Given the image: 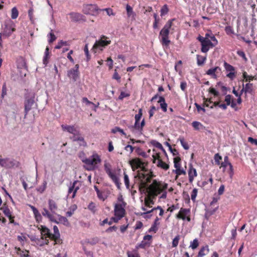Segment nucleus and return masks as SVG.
Segmentation results:
<instances>
[{"label":"nucleus","mask_w":257,"mask_h":257,"mask_svg":"<svg viewBox=\"0 0 257 257\" xmlns=\"http://www.w3.org/2000/svg\"><path fill=\"white\" fill-rule=\"evenodd\" d=\"M7 88L6 83H4L3 85L2 90V97L3 98L7 95Z\"/></svg>","instance_id":"52"},{"label":"nucleus","mask_w":257,"mask_h":257,"mask_svg":"<svg viewBox=\"0 0 257 257\" xmlns=\"http://www.w3.org/2000/svg\"><path fill=\"white\" fill-rule=\"evenodd\" d=\"M61 127L63 131H66L69 133L73 135V137L71 138L73 141H79L82 142L84 144V145H86V143L84 141V138L80 136L79 132L76 127H74V126L62 125Z\"/></svg>","instance_id":"4"},{"label":"nucleus","mask_w":257,"mask_h":257,"mask_svg":"<svg viewBox=\"0 0 257 257\" xmlns=\"http://www.w3.org/2000/svg\"><path fill=\"white\" fill-rule=\"evenodd\" d=\"M158 166L165 170H167L169 169V166L168 164L166 163L165 162H157Z\"/></svg>","instance_id":"45"},{"label":"nucleus","mask_w":257,"mask_h":257,"mask_svg":"<svg viewBox=\"0 0 257 257\" xmlns=\"http://www.w3.org/2000/svg\"><path fill=\"white\" fill-rule=\"evenodd\" d=\"M58 220H57V222L58 223H56L57 224H58L59 223H61L63 224L64 225L68 226L69 225V222L67 219V218L66 217L61 216L60 215H58Z\"/></svg>","instance_id":"32"},{"label":"nucleus","mask_w":257,"mask_h":257,"mask_svg":"<svg viewBox=\"0 0 257 257\" xmlns=\"http://www.w3.org/2000/svg\"><path fill=\"white\" fill-rule=\"evenodd\" d=\"M41 231L42 236H46L51 239L52 233L50 232V230L45 226L41 225V228H39Z\"/></svg>","instance_id":"19"},{"label":"nucleus","mask_w":257,"mask_h":257,"mask_svg":"<svg viewBox=\"0 0 257 257\" xmlns=\"http://www.w3.org/2000/svg\"><path fill=\"white\" fill-rule=\"evenodd\" d=\"M95 208V204L93 202H91L88 206V208L93 213H94L96 211Z\"/></svg>","instance_id":"50"},{"label":"nucleus","mask_w":257,"mask_h":257,"mask_svg":"<svg viewBox=\"0 0 257 257\" xmlns=\"http://www.w3.org/2000/svg\"><path fill=\"white\" fill-rule=\"evenodd\" d=\"M79 75V71L74 69H71L67 72V76L73 79L74 81H76Z\"/></svg>","instance_id":"20"},{"label":"nucleus","mask_w":257,"mask_h":257,"mask_svg":"<svg viewBox=\"0 0 257 257\" xmlns=\"http://www.w3.org/2000/svg\"><path fill=\"white\" fill-rule=\"evenodd\" d=\"M190 213V209L181 208L179 213L177 215V218L182 219L183 220H186V215Z\"/></svg>","instance_id":"18"},{"label":"nucleus","mask_w":257,"mask_h":257,"mask_svg":"<svg viewBox=\"0 0 257 257\" xmlns=\"http://www.w3.org/2000/svg\"><path fill=\"white\" fill-rule=\"evenodd\" d=\"M156 111V107L154 105L152 106L150 108L149 111L150 118H151V117H152L154 115V113Z\"/></svg>","instance_id":"57"},{"label":"nucleus","mask_w":257,"mask_h":257,"mask_svg":"<svg viewBox=\"0 0 257 257\" xmlns=\"http://www.w3.org/2000/svg\"><path fill=\"white\" fill-rule=\"evenodd\" d=\"M174 21V19L169 20L160 32V41L164 47L168 48L171 43L169 35Z\"/></svg>","instance_id":"2"},{"label":"nucleus","mask_w":257,"mask_h":257,"mask_svg":"<svg viewBox=\"0 0 257 257\" xmlns=\"http://www.w3.org/2000/svg\"><path fill=\"white\" fill-rule=\"evenodd\" d=\"M148 162H128L133 171L137 170L138 176L142 180H145L148 183L151 182V177L148 176V170L146 167Z\"/></svg>","instance_id":"1"},{"label":"nucleus","mask_w":257,"mask_h":257,"mask_svg":"<svg viewBox=\"0 0 257 257\" xmlns=\"http://www.w3.org/2000/svg\"><path fill=\"white\" fill-rule=\"evenodd\" d=\"M132 133L137 135H141L143 134V129L140 127V123L139 122H135L134 125L130 127Z\"/></svg>","instance_id":"16"},{"label":"nucleus","mask_w":257,"mask_h":257,"mask_svg":"<svg viewBox=\"0 0 257 257\" xmlns=\"http://www.w3.org/2000/svg\"><path fill=\"white\" fill-rule=\"evenodd\" d=\"M104 169L107 173V174L108 175V176L111 178V179L112 180V181L115 183L117 187L119 189L120 186L121 185V183L119 182V178L115 174L113 173L111 171V170L110 169V165L108 163H105L104 164Z\"/></svg>","instance_id":"8"},{"label":"nucleus","mask_w":257,"mask_h":257,"mask_svg":"<svg viewBox=\"0 0 257 257\" xmlns=\"http://www.w3.org/2000/svg\"><path fill=\"white\" fill-rule=\"evenodd\" d=\"M0 209L3 211L4 214L9 218H12V212L10 210L9 207L5 204L3 205V206L1 207Z\"/></svg>","instance_id":"25"},{"label":"nucleus","mask_w":257,"mask_h":257,"mask_svg":"<svg viewBox=\"0 0 257 257\" xmlns=\"http://www.w3.org/2000/svg\"><path fill=\"white\" fill-rule=\"evenodd\" d=\"M223 66L226 71L229 72L226 74V76L233 80L235 77V68L226 61L224 62Z\"/></svg>","instance_id":"12"},{"label":"nucleus","mask_w":257,"mask_h":257,"mask_svg":"<svg viewBox=\"0 0 257 257\" xmlns=\"http://www.w3.org/2000/svg\"><path fill=\"white\" fill-rule=\"evenodd\" d=\"M197 39L201 43V51L203 53H207L210 48L214 47L218 44V41L214 36L211 37V40H207L204 39L203 37L199 35Z\"/></svg>","instance_id":"3"},{"label":"nucleus","mask_w":257,"mask_h":257,"mask_svg":"<svg viewBox=\"0 0 257 257\" xmlns=\"http://www.w3.org/2000/svg\"><path fill=\"white\" fill-rule=\"evenodd\" d=\"M206 60V57L197 55V63L198 65L201 66L205 62Z\"/></svg>","instance_id":"34"},{"label":"nucleus","mask_w":257,"mask_h":257,"mask_svg":"<svg viewBox=\"0 0 257 257\" xmlns=\"http://www.w3.org/2000/svg\"><path fill=\"white\" fill-rule=\"evenodd\" d=\"M19 16V11L16 7H14L11 10V18L12 19H16Z\"/></svg>","instance_id":"38"},{"label":"nucleus","mask_w":257,"mask_h":257,"mask_svg":"<svg viewBox=\"0 0 257 257\" xmlns=\"http://www.w3.org/2000/svg\"><path fill=\"white\" fill-rule=\"evenodd\" d=\"M217 165H221L220 168H223V171L226 170L229 174L230 178H232L233 175V166L230 162H215Z\"/></svg>","instance_id":"11"},{"label":"nucleus","mask_w":257,"mask_h":257,"mask_svg":"<svg viewBox=\"0 0 257 257\" xmlns=\"http://www.w3.org/2000/svg\"><path fill=\"white\" fill-rule=\"evenodd\" d=\"M197 189L196 188L193 189L191 192V198L193 201L195 200V199L197 196Z\"/></svg>","instance_id":"58"},{"label":"nucleus","mask_w":257,"mask_h":257,"mask_svg":"<svg viewBox=\"0 0 257 257\" xmlns=\"http://www.w3.org/2000/svg\"><path fill=\"white\" fill-rule=\"evenodd\" d=\"M124 182L126 187L128 188L130 186L129 178L128 176L125 174H124Z\"/></svg>","instance_id":"59"},{"label":"nucleus","mask_w":257,"mask_h":257,"mask_svg":"<svg viewBox=\"0 0 257 257\" xmlns=\"http://www.w3.org/2000/svg\"><path fill=\"white\" fill-rule=\"evenodd\" d=\"M209 93L213 94L215 96H218L219 95V92L216 90V89L213 87H211L209 88Z\"/></svg>","instance_id":"61"},{"label":"nucleus","mask_w":257,"mask_h":257,"mask_svg":"<svg viewBox=\"0 0 257 257\" xmlns=\"http://www.w3.org/2000/svg\"><path fill=\"white\" fill-rule=\"evenodd\" d=\"M113 222H114L113 221V220H111V218H110V220L108 221V219L106 218L104 219L100 223V225L101 226H103L105 224L107 223L109 225H111Z\"/></svg>","instance_id":"54"},{"label":"nucleus","mask_w":257,"mask_h":257,"mask_svg":"<svg viewBox=\"0 0 257 257\" xmlns=\"http://www.w3.org/2000/svg\"><path fill=\"white\" fill-rule=\"evenodd\" d=\"M180 239V236L177 235L175 236V237L173 239L172 241V246L173 247H176L179 243V240Z\"/></svg>","instance_id":"53"},{"label":"nucleus","mask_w":257,"mask_h":257,"mask_svg":"<svg viewBox=\"0 0 257 257\" xmlns=\"http://www.w3.org/2000/svg\"><path fill=\"white\" fill-rule=\"evenodd\" d=\"M199 245L198 240L197 238L194 239L192 242H191L190 247L193 249L196 248Z\"/></svg>","instance_id":"48"},{"label":"nucleus","mask_w":257,"mask_h":257,"mask_svg":"<svg viewBox=\"0 0 257 257\" xmlns=\"http://www.w3.org/2000/svg\"><path fill=\"white\" fill-rule=\"evenodd\" d=\"M242 76L245 79V81H249L253 80L254 79V76L252 75H248L246 72L244 71L243 73Z\"/></svg>","instance_id":"39"},{"label":"nucleus","mask_w":257,"mask_h":257,"mask_svg":"<svg viewBox=\"0 0 257 257\" xmlns=\"http://www.w3.org/2000/svg\"><path fill=\"white\" fill-rule=\"evenodd\" d=\"M209 251V249L208 245L203 246L199 251L196 257H203L204 255L207 254Z\"/></svg>","instance_id":"27"},{"label":"nucleus","mask_w":257,"mask_h":257,"mask_svg":"<svg viewBox=\"0 0 257 257\" xmlns=\"http://www.w3.org/2000/svg\"><path fill=\"white\" fill-rule=\"evenodd\" d=\"M247 141L248 142L251 143V144H254L255 146H257V140L252 138V137H248L247 139Z\"/></svg>","instance_id":"64"},{"label":"nucleus","mask_w":257,"mask_h":257,"mask_svg":"<svg viewBox=\"0 0 257 257\" xmlns=\"http://www.w3.org/2000/svg\"><path fill=\"white\" fill-rule=\"evenodd\" d=\"M179 140L180 141L181 145L185 150H188L189 149V145L188 143L185 141L184 139L183 138H179Z\"/></svg>","instance_id":"46"},{"label":"nucleus","mask_w":257,"mask_h":257,"mask_svg":"<svg viewBox=\"0 0 257 257\" xmlns=\"http://www.w3.org/2000/svg\"><path fill=\"white\" fill-rule=\"evenodd\" d=\"M48 37L49 38L48 42L49 43H52L56 39V37L54 35V34L53 33V31L51 30V32L49 33V34L48 35Z\"/></svg>","instance_id":"44"},{"label":"nucleus","mask_w":257,"mask_h":257,"mask_svg":"<svg viewBox=\"0 0 257 257\" xmlns=\"http://www.w3.org/2000/svg\"><path fill=\"white\" fill-rule=\"evenodd\" d=\"M33 13H34V10H33V9L32 8H30L29 11H28V16L30 18V21L32 22H34V15H33Z\"/></svg>","instance_id":"56"},{"label":"nucleus","mask_w":257,"mask_h":257,"mask_svg":"<svg viewBox=\"0 0 257 257\" xmlns=\"http://www.w3.org/2000/svg\"><path fill=\"white\" fill-rule=\"evenodd\" d=\"M143 115L142 109L140 108L139 110L138 114H136L135 116V122H139Z\"/></svg>","instance_id":"47"},{"label":"nucleus","mask_w":257,"mask_h":257,"mask_svg":"<svg viewBox=\"0 0 257 257\" xmlns=\"http://www.w3.org/2000/svg\"><path fill=\"white\" fill-rule=\"evenodd\" d=\"M151 144L154 146L155 147L161 150H164L163 147L161 144H160L159 142L153 140L151 141Z\"/></svg>","instance_id":"42"},{"label":"nucleus","mask_w":257,"mask_h":257,"mask_svg":"<svg viewBox=\"0 0 257 257\" xmlns=\"http://www.w3.org/2000/svg\"><path fill=\"white\" fill-rule=\"evenodd\" d=\"M94 189H95V191L96 192L97 197L99 199H102L103 200H104V198L102 196V193L100 191V190L98 188L97 186H94Z\"/></svg>","instance_id":"55"},{"label":"nucleus","mask_w":257,"mask_h":257,"mask_svg":"<svg viewBox=\"0 0 257 257\" xmlns=\"http://www.w3.org/2000/svg\"><path fill=\"white\" fill-rule=\"evenodd\" d=\"M117 132H119L122 135L126 137V134L124 132L123 130L118 126H116L111 130V133L115 134Z\"/></svg>","instance_id":"40"},{"label":"nucleus","mask_w":257,"mask_h":257,"mask_svg":"<svg viewBox=\"0 0 257 257\" xmlns=\"http://www.w3.org/2000/svg\"><path fill=\"white\" fill-rule=\"evenodd\" d=\"M91 159H85L84 161H101L100 156L97 154L96 152H94L92 153V156H91Z\"/></svg>","instance_id":"36"},{"label":"nucleus","mask_w":257,"mask_h":257,"mask_svg":"<svg viewBox=\"0 0 257 257\" xmlns=\"http://www.w3.org/2000/svg\"><path fill=\"white\" fill-rule=\"evenodd\" d=\"M108 39L105 36H102L101 38L98 40L96 41L93 46V49H100L102 50L101 48L104 47L111 43V41L107 40Z\"/></svg>","instance_id":"10"},{"label":"nucleus","mask_w":257,"mask_h":257,"mask_svg":"<svg viewBox=\"0 0 257 257\" xmlns=\"http://www.w3.org/2000/svg\"><path fill=\"white\" fill-rule=\"evenodd\" d=\"M174 167L176 169L173 170V172H175L177 176L186 175V172L185 170L181 167V162H174Z\"/></svg>","instance_id":"15"},{"label":"nucleus","mask_w":257,"mask_h":257,"mask_svg":"<svg viewBox=\"0 0 257 257\" xmlns=\"http://www.w3.org/2000/svg\"><path fill=\"white\" fill-rule=\"evenodd\" d=\"M100 10L97 6L95 5H87L84 6L83 8V12L86 15H90L92 16L96 15L99 13Z\"/></svg>","instance_id":"9"},{"label":"nucleus","mask_w":257,"mask_h":257,"mask_svg":"<svg viewBox=\"0 0 257 257\" xmlns=\"http://www.w3.org/2000/svg\"><path fill=\"white\" fill-rule=\"evenodd\" d=\"M197 175L196 170L194 168L192 165H189V169L188 170L189 181L190 183H192L194 179Z\"/></svg>","instance_id":"17"},{"label":"nucleus","mask_w":257,"mask_h":257,"mask_svg":"<svg viewBox=\"0 0 257 257\" xmlns=\"http://www.w3.org/2000/svg\"><path fill=\"white\" fill-rule=\"evenodd\" d=\"M221 71V68L218 66H216L208 69L206 73L208 75L210 76L212 78L216 79L218 77L217 74L220 73Z\"/></svg>","instance_id":"14"},{"label":"nucleus","mask_w":257,"mask_h":257,"mask_svg":"<svg viewBox=\"0 0 257 257\" xmlns=\"http://www.w3.org/2000/svg\"><path fill=\"white\" fill-rule=\"evenodd\" d=\"M85 164L84 168L88 171H92L97 167V163L98 162H84Z\"/></svg>","instance_id":"21"},{"label":"nucleus","mask_w":257,"mask_h":257,"mask_svg":"<svg viewBox=\"0 0 257 257\" xmlns=\"http://www.w3.org/2000/svg\"><path fill=\"white\" fill-rule=\"evenodd\" d=\"M253 91V84L252 83H248L245 84V87L241 90V94H242L243 92L245 93L252 94Z\"/></svg>","instance_id":"23"},{"label":"nucleus","mask_w":257,"mask_h":257,"mask_svg":"<svg viewBox=\"0 0 257 257\" xmlns=\"http://www.w3.org/2000/svg\"><path fill=\"white\" fill-rule=\"evenodd\" d=\"M49 208L53 213H55L57 210V205L54 200L49 199L48 201Z\"/></svg>","instance_id":"28"},{"label":"nucleus","mask_w":257,"mask_h":257,"mask_svg":"<svg viewBox=\"0 0 257 257\" xmlns=\"http://www.w3.org/2000/svg\"><path fill=\"white\" fill-rule=\"evenodd\" d=\"M54 234L52 233L51 239L54 240L56 244H60L62 243L61 240L60 239V234L58 228L57 226L54 225L53 227Z\"/></svg>","instance_id":"13"},{"label":"nucleus","mask_w":257,"mask_h":257,"mask_svg":"<svg viewBox=\"0 0 257 257\" xmlns=\"http://www.w3.org/2000/svg\"><path fill=\"white\" fill-rule=\"evenodd\" d=\"M71 20L73 22H77L80 21L82 17V15L80 14L77 13H71L69 14Z\"/></svg>","instance_id":"30"},{"label":"nucleus","mask_w":257,"mask_h":257,"mask_svg":"<svg viewBox=\"0 0 257 257\" xmlns=\"http://www.w3.org/2000/svg\"><path fill=\"white\" fill-rule=\"evenodd\" d=\"M35 96L33 95H29L26 96L24 101L25 106V117H26L29 111L32 108L33 105L35 103Z\"/></svg>","instance_id":"7"},{"label":"nucleus","mask_w":257,"mask_h":257,"mask_svg":"<svg viewBox=\"0 0 257 257\" xmlns=\"http://www.w3.org/2000/svg\"><path fill=\"white\" fill-rule=\"evenodd\" d=\"M150 243L149 242L145 241V240L142 241V242L139 245V247L141 248H145L146 246H149Z\"/></svg>","instance_id":"51"},{"label":"nucleus","mask_w":257,"mask_h":257,"mask_svg":"<svg viewBox=\"0 0 257 257\" xmlns=\"http://www.w3.org/2000/svg\"><path fill=\"white\" fill-rule=\"evenodd\" d=\"M68 45H69L68 42L61 40L58 43L57 45L55 46V48L56 49H59L61 48L63 46Z\"/></svg>","instance_id":"41"},{"label":"nucleus","mask_w":257,"mask_h":257,"mask_svg":"<svg viewBox=\"0 0 257 257\" xmlns=\"http://www.w3.org/2000/svg\"><path fill=\"white\" fill-rule=\"evenodd\" d=\"M42 214L44 216L48 218L51 221L55 223H58L57 222V220L54 218L53 215L50 213L47 209L44 208Z\"/></svg>","instance_id":"24"},{"label":"nucleus","mask_w":257,"mask_h":257,"mask_svg":"<svg viewBox=\"0 0 257 257\" xmlns=\"http://www.w3.org/2000/svg\"><path fill=\"white\" fill-rule=\"evenodd\" d=\"M13 162H0V166L5 168H11L13 166Z\"/></svg>","instance_id":"43"},{"label":"nucleus","mask_w":257,"mask_h":257,"mask_svg":"<svg viewBox=\"0 0 257 257\" xmlns=\"http://www.w3.org/2000/svg\"><path fill=\"white\" fill-rule=\"evenodd\" d=\"M126 204L125 202H122V203L120 204H115L114 209L115 217H111V220H113L115 223L118 222L124 216L125 212L124 207Z\"/></svg>","instance_id":"5"},{"label":"nucleus","mask_w":257,"mask_h":257,"mask_svg":"<svg viewBox=\"0 0 257 257\" xmlns=\"http://www.w3.org/2000/svg\"><path fill=\"white\" fill-rule=\"evenodd\" d=\"M192 125L196 130H199L203 127L202 124L197 121H194L192 123Z\"/></svg>","instance_id":"37"},{"label":"nucleus","mask_w":257,"mask_h":257,"mask_svg":"<svg viewBox=\"0 0 257 257\" xmlns=\"http://www.w3.org/2000/svg\"><path fill=\"white\" fill-rule=\"evenodd\" d=\"M84 51L87 57V61H88L90 59V55L89 54L88 46V44H85L84 48Z\"/></svg>","instance_id":"49"},{"label":"nucleus","mask_w":257,"mask_h":257,"mask_svg":"<svg viewBox=\"0 0 257 257\" xmlns=\"http://www.w3.org/2000/svg\"><path fill=\"white\" fill-rule=\"evenodd\" d=\"M169 11V9L168 8V6L167 5L165 4L164 5L161 9L160 13H161V16L163 17L166 14L168 13Z\"/></svg>","instance_id":"35"},{"label":"nucleus","mask_w":257,"mask_h":257,"mask_svg":"<svg viewBox=\"0 0 257 257\" xmlns=\"http://www.w3.org/2000/svg\"><path fill=\"white\" fill-rule=\"evenodd\" d=\"M159 219H160L158 217H157L156 218L153 224L152 225L150 228L148 230L149 232H153V231L154 232H156L157 231L158 228L157 226L160 224V223L159 222Z\"/></svg>","instance_id":"29"},{"label":"nucleus","mask_w":257,"mask_h":257,"mask_svg":"<svg viewBox=\"0 0 257 257\" xmlns=\"http://www.w3.org/2000/svg\"><path fill=\"white\" fill-rule=\"evenodd\" d=\"M237 55L242 57L245 61L247 60V58L245 56V54L243 51L239 50L237 51Z\"/></svg>","instance_id":"60"},{"label":"nucleus","mask_w":257,"mask_h":257,"mask_svg":"<svg viewBox=\"0 0 257 257\" xmlns=\"http://www.w3.org/2000/svg\"><path fill=\"white\" fill-rule=\"evenodd\" d=\"M50 58L49 56V48L47 46L45 49V51L44 53V56L43 59V63L45 65V66H47V65L49 63V59Z\"/></svg>","instance_id":"31"},{"label":"nucleus","mask_w":257,"mask_h":257,"mask_svg":"<svg viewBox=\"0 0 257 257\" xmlns=\"http://www.w3.org/2000/svg\"><path fill=\"white\" fill-rule=\"evenodd\" d=\"M16 30V25L13 21L8 20L5 21L3 26V35L4 36L9 37Z\"/></svg>","instance_id":"6"},{"label":"nucleus","mask_w":257,"mask_h":257,"mask_svg":"<svg viewBox=\"0 0 257 257\" xmlns=\"http://www.w3.org/2000/svg\"><path fill=\"white\" fill-rule=\"evenodd\" d=\"M231 96L229 94L226 95L225 97V101L226 102V105H229L231 103Z\"/></svg>","instance_id":"63"},{"label":"nucleus","mask_w":257,"mask_h":257,"mask_svg":"<svg viewBox=\"0 0 257 257\" xmlns=\"http://www.w3.org/2000/svg\"><path fill=\"white\" fill-rule=\"evenodd\" d=\"M80 186V182L78 180H75L73 182L72 184H71L69 187L74 190L73 194L72 195V198H74L75 196L77 191L79 189Z\"/></svg>","instance_id":"22"},{"label":"nucleus","mask_w":257,"mask_h":257,"mask_svg":"<svg viewBox=\"0 0 257 257\" xmlns=\"http://www.w3.org/2000/svg\"><path fill=\"white\" fill-rule=\"evenodd\" d=\"M31 207L36 219V220L38 221L39 220H41L42 216L38 210L33 206H31Z\"/></svg>","instance_id":"33"},{"label":"nucleus","mask_w":257,"mask_h":257,"mask_svg":"<svg viewBox=\"0 0 257 257\" xmlns=\"http://www.w3.org/2000/svg\"><path fill=\"white\" fill-rule=\"evenodd\" d=\"M82 101L83 103H85L86 105L92 104L93 105H95V104L89 101L87 97H83L82 99Z\"/></svg>","instance_id":"62"},{"label":"nucleus","mask_w":257,"mask_h":257,"mask_svg":"<svg viewBox=\"0 0 257 257\" xmlns=\"http://www.w3.org/2000/svg\"><path fill=\"white\" fill-rule=\"evenodd\" d=\"M158 102L160 103L162 110L166 112L167 110L168 104L165 102V98L163 96H160Z\"/></svg>","instance_id":"26"}]
</instances>
